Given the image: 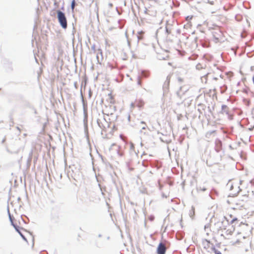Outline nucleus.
<instances>
[{"instance_id":"obj_4","label":"nucleus","mask_w":254,"mask_h":254,"mask_svg":"<svg viewBox=\"0 0 254 254\" xmlns=\"http://www.w3.org/2000/svg\"><path fill=\"white\" fill-rule=\"evenodd\" d=\"M228 229L226 231L225 233L227 235H232L235 231V228L233 226L228 225Z\"/></svg>"},{"instance_id":"obj_8","label":"nucleus","mask_w":254,"mask_h":254,"mask_svg":"<svg viewBox=\"0 0 254 254\" xmlns=\"http://www.w3.org/2000/svg\"><path fill=\"white\" fill-rule=\"evenodd\" d=\"M244 197L245 198V199H243V200H245L246 201H248L250 200V198H249L248 194L244 195Z\"/></svg>"},{"instance_id":"obj_7","label":"nucleus","mask_w":254,"mask_h":254,"mask_svg":"<svg viewBox=\"0 0 254 254\" xmlns=\"http://www.w3.org/2000/svg\"><path fill=\"white\" fill-rule=\"evenodd\" d=\"M109 96L110 97V99H111V101L110 102L112 104H114L115 103V100H114V99L113 98V95H112V94H109Z\"/></svg>"},{"instance_id":"obj_1","label":"nucleus","mask_w":254,"mask_h":254,"mask_svg":"<svg viewBox=\"0 0 254 254\" xmlns=\"http://www.w3.org/2000/svg\"><path fill=\"white\" fill-rule=\"evenodd\" d=\"M239 183L237 181H229L228 184V186L229 187L230 190L232 191V193L233 195L238 194L240 190Z\"/></svg>"},{"instance_id":"obj_10","label":"nucleus","mask_w":254,"mask_h":254,"mask_svg":"<svg viewBox=\"0 0 254 254\" xmlns=\"http://www.w3.org/2000/svg\"><path fill=\"white\" fill-rule=\"evenodd\" d=\"M213 250L215 254H222V253L220 251H218L215 248H214Z\"/></svg>"},{"instance_id":"obj_2","label":"nucleus","mask_w":254,"mask_h":254,"mask_svg":"<svg viewBox=\"0 0 254 254\" xmlns=\"http://www.w3.org/2000/svg\"><path fill=\"white\" fill-rule=\"evenodd\" d=\"M57 17L58 21L64 29H66L67 26V20L65 14L61 11H57Z\"/></svg>"},{"instance_id":"obj_11","label":"nucleus","mask_w":254,"mask_h":254,"mask_svg":"<svg viewBox=\"0 0 254 254\" xmlns=\"http://www.w3.org/2000/svg\"><path fill=\"white\" fill-rule=\"evenodd\" d=\"M251 183H252V185H254V179L252 180Z\"/></svg>"},{"instance_id":"obj_9","label":"nucleus","mask_w":254,"mask_h":254,"mask_svg":"<svg viewBox=\"0 0 254 254\" xmlns=\"http://www.w3.org/2000/svg\"><path fill=\"white\" fill-rule=\"evenodd\" d=\"M75 0H73L71 2V7L72 10H73L75 7Z\"/></svg>"},{"instance_id":"obj_13","label":"nucleus","mask_w":254,"mask_h":254,"mask_svg":"<svg viewBox=\"0 0 254 254\" xmlns=\"http://www.w3.org/2000/svg\"><path fill=\"white\" fill-rule=\"evenodd\" d=\"M199 65H200L199 64H197V65H196V67H197V68L198 69H199Z\"/></svg>"},{"instance_id":"obj_12","label":"nucleus","mask_w":254,"mask_h":254,"mask_svg":"<svg viewBox=\"0 0 254 254\" xmlns=\"http://www.w3.org/2000/svg\"><path fill=\"white\" fill-rule=\"evenodd\" d=\"M170 78H171V76H168L167 77V79L169 80V81H170Z\"/></svg>"},{"instance_id":"obj_5","label":"nucleus","mask_w":254,"mask_h":254,"mask_svg":"<svg viewBox=\"0 0 254 254\" xmlns=\"http://www.w3.org/2000/svg\"><path fill=\"white\" fill-rule=\"evenodd\" d=\"M144 105V102L141 100H137L134 103V106L138 108L142 107Z\"/></svg>"},{"instance_id":"obj_6","label":"nucleus","mask_w":254,"mask_h":254,"mask_svg":"<svg viewBox=\"0 0 254 254\" xmlns=\"http://www.w3.org/2000/svg\"><path fill=\"white\" fill-rule=\"evenodd\" d=\"M210 242L207 240H204L202 241V245L204 249H208L210 247Z\"/></svg>"},{"instance_id":"obj_3","label":"nucleus","mask_w":254,"mask_h":254,"mask_svg":"<svg viewBox=\"0 0 254 254\" xmlns=\"http://www.w3.org/2000/svg\"><path fill=\"white\" fill-rule=\"evenodd\" d=\"M167 250L165 242H161L157 248V254H165Z\"/></svg>"}]
</instances>
